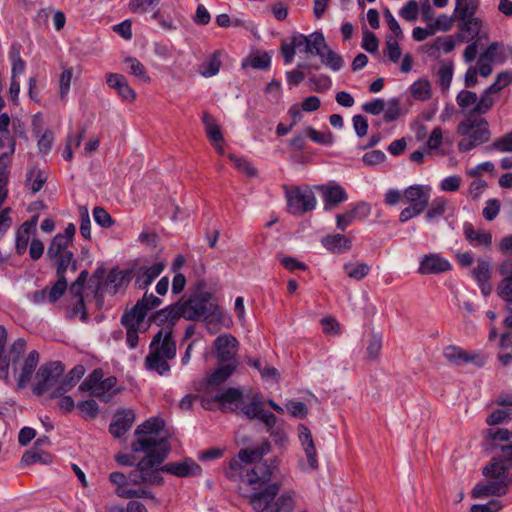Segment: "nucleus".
Wrapping results in <instances>:
<instances>
[{"label":"nucleus","instance_id":"obj_1","mask_svg":"<svg viewBox=\"0 0 512 512\" xmlns=\"http://www.w3.org/2000/svg\"><path fill=\"white\" fill-rule=\"evenodd\" d=\"M274 468L271 464L260 463L247 475L244 499L256 512H282L293 508V491L284 492L276 498L281 485L272 481Z\"/></svg>","mask_w":512,"mask_h":512},{"label":"nucleus","instance_id":"obj_2","mask_svg":"<svg viewBox=\"0 0 512 512\" xmlns=\"http://www.w3.org/2000/svg\"><path fill=\"white\" fill-rule=\"evenodd\" d=\"M205 288L206 283L198 281L187 299L177 301L181 317L190 321H205L207 325L222 324L224 311L214 295Z\"/></svg>","mask_w":512,"mask_h":512},{"label":"nucleus","instance_id":"obj_3","mask_svg":"<svg viewBox=\"0 0 512 512\" xmlns=\"http://www.w3.org/2000/svg\"><path fill=\"white\" fill-rule=\"evenodd\" d=\"M131 450L134 453L144 452L146 455L136 464L139 471L147 477L163 478L160 470L161 464L170 452V445L166 439L156 440L152 437H139L132 442Z\"/></svg>","mask_w":512,"mask_h":512},{"label":"nucleus","instance_id":"obj_4","mask_svg":"<svg viewBox=\"0 0 512 512\" xmlns=\"http://www.w3.org/2000/svg\"><path fill=\"white\" fill-rule=\"evenodd\" d=\"M483 475L487 478L496 479L487 483H478L472 489L473 498H484L488 496H503L508 492L511 484L509 473L501 462L491 461L483 468Z\"/></svg>","mask_w":512,"mask_h":512},{"label":"nucleus","instance_id":"obj_5","mask_svg":"<svg viewBox=\"0 0 512 512\" xmlns=\"http://www.w3.org/2000/svg\"><path fill=\"white\" fill-rule=\"evenodd\" d=\"M264 455V450L256 449H241L235 458L229 461L228 466L224 469V475L227 479L233 482H241L239 486L240 495L244 498V490L248 474L261 462L255 463L252 468H246V465L252 464L260 460Z\"/></svg>","mask_w":512,"mask_h":512},{"label":"nucleus","instance_id":"obj_6","mask_svg":"<svg viewBox=\"0 0 512 512\" xmlns=\"http://www.w3.org/2000/svg\"><path fill=\"white\" fill-rule=\"evenodd\" d=\"M431 188L427 185H411L403 192V201L409 205L399 214V221L406 223L422 214L429 205Z\"/></svg>","mask_w":512,"mask_h":512},{"label":"nucleus","instance_id":"obj_7","mask_svg":"<svg viewBox=\"0 0 512 512\" xmlns=\"http://www.w3.org/2000/svg\"><path fill=\"white\" fill-rule=\"evenodd\" d=\"M14 152V148L11 152H4L0 154V206L4 203L8 196L7 184L10 175L11 155ZM11 208H5L0 213V239L5 235L7 230L12 224V219L9 217Z\"/></svg>","mask_w":512,"mask_h":512},{"label":"nucleus","instance_id":"obj_8","mask_svg":"<svg viewBox=\"0 0 512 512\" xmlns=\"http://www.w3.org/2000/svg\"><path fill=\"white\" fill-rule=\"evenodd\" d=\"M262 406L263 397L261 394L256 393L251 397V400L248 404H243L241 406V412L248 419H258L263 422L271 435L282 437L283 432L279 431L278 429H274L277 422V417L273 413L265 411Z\"/></svg>","mask_w":512,"mask_h":512},{"label":"nucleus","instance_id":"obj_9","mask_svg":"<svg viewBox=\"0 0 512 512\" xmlns=\"http://www.w3.org/2000/svg\"><path fill=\"white\" fill-rule=\"evenodd\" d=\"M65 366L61 361H53L42 364L37 373V382L32 387V392L36 396L46 393L49 388L54 386L62 377Z\"/></svg>","mask_w":512,"mask_h":512},{"label":"nucleus","instance_id":"obj_10","mask_svg":"<svg viewBox=\"0 0 512 512\" xmlns=\"http://www.w3.org/2000/svg\"><path fill=\"white\" fill-rule=\"evenodd\" d=\"M288 212L301 216L315 209L317 200L309 187H296L286 193Z\"/></svg>","mask_w":512,"mask_h":512},{"label":"nucleus","instance_id":"obj_11","mask_svg":"<svg viewBox=\"0 0 512 512\" xmlns=\"http://www.w3.org/2000/svg\"><path fill=\"white\" fill-rule=\"evenodd\" d=\"M109 481L115 486V489H119V487H123L124 489H133L132 486H140L142 484L155 486H161L164 484L163 478H158L157 476L147 477L146 474L139 471L137 467L130 471L128 475L119 471L112 472L109 474Z\"/></svg>","mask_w":512,"mask_h":512},{"label":"nucleus","instance_id":"obj_12","mask_svg":"<svg viewBox=\"0 0 512 512\" xmlns=\"http://www.w3.org/2000/svg\"><path fill=\"white\" fill-rule=\"evenodd\" d=\"M238 345V340L233 335H219L213 342L218 363L238 366V360L236 358Z\"/></svg>","mask_w":512,"mask_h":512},{"label":"nucleus","instance_id":"obj_13","mask_svg":"<svg viewBox=\"0 0 512 512\" xmlns=\"http://www.w3.org/2000/svg\"><path fill=\"white\" fill-rule=\"evenodd\" d=\"M444 358L452 365L461 366L467 363H473L477 367H482L486 363V358L479 352H468L456 345H448L443 350Z\"/></svg>","mask_w":512,"mask_h":512},{"label":"nucleus","instance_id":"obj_14","mask_svg":"<svg viewBox=\"0 0 512 512\" xmlns=\"http://www.w3.org/2000/svg\"><path fill=\"white\" fill-rule=\"evenodd\" d=\"M498 273L502 279L496 288L497 295L505 302V309L512 312V257L499 264Z\"/></svg>","mask_w":512,"mask_h":512},{"label":"nucleus","instance_id":"obj_15","mask_svg":"<svg viewBox=\"0 0 512 512\" xmlns=\"http://www.w3.org/2000/svg\"><path fill=\"white\" fill-rule=\"evenodd\" d=\"M488 436L493 441L505 442L499 446L501 454L491 461L501 462L508 472L512 467V431L505 428L489 429Z\"/></svg>","mask_w":512,"mask_h":512},{"label":"nucleus","instance_id":"obj_16","mask_svg":"<svg viewBox=\"0 0 512 512\" xmlns=\"http://www.w3.org/2000/svg\"><path fill=\"white\" fill-rule=\"evenodd\" d=\"M371 213L370 205L366 202H358L344 213L336 215V227L344 232L355 221H362Z\"/></svg>","mask_w":512,"mask_h":512},{"label":"nucleus","instance_id":"obj_17","mask_svg":"<svg viewBox=\"0 0 512 512\" xmlns=\"http://www.w3.org/2000/svg\"><path fill=\"white\" fill-rule=\"evenodd\" d=\"M452 269L450 262L440 254L430 253L424 255L418 267L421 275H437L448 272Z\"/></svg>","mask_w":512,"mask_h":512},{"label":"nucleus","instance_id":"obj_18","mask_svg":"<svg viewBox=\"0 0 512 512\" xmlns=\"http://www.w3.org/2000/svg\"><path fill=\"white\" fill-rule=\"evenodd\" d=\"M150 350L156 351L168 359H174L176 356V342L173 339V331L160 329L150 343Z\"/></svg>","mask_w":512,"mask_h":512},{"label":"nucleus","instance_id":"obj_19","mask_svg":"<svg viewBox=\"0 0 512 512\" xmlns=\"http://www.w3.org/2000/svg\"><path fill=\"white\" fill-rule=\"evenodd\" d=\"M316 189L322 192L325 211H331L348 200L347 192L339 184L319 185Z\"/></svg>","mask_w":512,"mask_h":512},{"label":"nucleus","instance_id":"obj_20","mask_svg":"<svg viewBox=\"0 0 512 512\" xmlns=\"http://www.w3.org/2000/svg\"><path fill=\"white\" fill-rule=\"evenodd\" d=\"M178 304L173 303L154 312L149 321L156 324L157 326H165L164 331H173L174 326L181 317L180 310H178Z\"/></svg>","mask_w":512,"mask_h":512},{"label":"nucleus","instance_id":"obj_21","mask_svg":"<svg viewBox=\"0 0 512 512\" xmlns=\"http://www.w3.org/2000/svg\"><path fill=\"white\" fill-rule=\"evenodd\" d=\"M160 470L176 477L185 478L200 474L201 467L192 458L187 457L181 462L164 464L160 467Z\"/></svg>","mask_w":512,"mask_h":512},{"label":"nucleus","instance_id":"obj_22","mask_svg":"<svg viewBox=\"0 0 512 512\" xmlns=\"http://www.w3.org/2000/svg\"><path fill=\"white\" fill-rule=\"evenodd\" d=\"M135 277V268L120 270L112 268L106 279L107 289L111 294H116L120 289H125Z\"/></svg>","mask_w":512,"mask_h":512},{"label":"nucleus","instance_id":"obj_23","mask_svg":"<svg viewBox=\"0 0 512 512\" xmlns=\"http://www.w3.org/2000/svg\"><path fill=\"white\" fill-rule=\"evenodd\" d=\"M242 398L243 393L239 388L229 387L224 392L212 397L203 395L201 397V406L206 410H211L213 405L218 402L221 405V410L224 411L226 403L240 402Z\"/></svg>","mask_w":512,"mask_h":512},{"label":"nucleus","instance_id":"obj_24","mask_svg":"<svg viewBox=\"0 0 512 512\" xmlns=\"http://www.w3.org/2000/svg\"><path fill=\"white\" fill-rule=\"evenodd\" d=\"M135 421V413L131 409H122L115 413L112 422L109 425V432L115 437L120 438L125 435L132 427Z\"/></svg>","mask_w":512,"mask_h":512},{"label":"nucleus","instance_id":"obj_25","mask_svg":"<svg viewBox=\"0 0 512 512\" xmlns=\"http://www.w3.org/2000/svg\"><path fill=\"white\" fill-rule=\"evenodd\" d=\"M106 83L110 88L116 90L117 94L123 101H135L136 92L130 87L124 75L118 73H108L106 75Z\"/></svg>","mask_w":512,"mask_h":512},{"label":"nucleus","instance_id":"obj_26","mask_svg":"<svg viewBox=\"0 0 512 512\" xmlns=\"http://www.w3.org/2000/svg\"><path fill=\"white\" fill-rule=\"evenodd\" d=\"M39 363V353L37 350H32L23 360L19 368V376L17 379V387L22 390L25 389L30 382L32 375Z\"/></svg>","mask_w":512,"mask_h":512},{"label":"nucleus","instance_id":"obj_27","mask_svg":"<svg viewBox=\"0 0 512 512\" xmlns=\"http://www.w3.org/2000/svg\"><path fill=\"white\" fill-rule=\"evenodd\" d=\"M164 268V263L157 262L150 267L135 269V287L140 290L146 289L162 273Z\"/></svg>","mask_w":512,"mask_h":512},{"label":"nucleus","instance_id":"obj_28","mask_svg":"<svg viewBox=\"0 0 512 512\" xmlns=\"http://www.w3.org/2000/svg\"><path fill=\"white\" fill-rule=\"evenodd\" d=\"M322 246L333 254H344L351 250L352 241L344 234H328L321 239Z\"/></svg>","mask_w":512,"mask_h":512},{"label":"nucleus","instance_id":"obj_29","mask_svg":"<svg viewBox=\"0 0 512 512\" xmlns=\"http://www.w3.org/2000/svg\"><path fill=\"white\" fill-rule=\"evenodd\" d=\"M161 303L162 300L159 297L155 296L154 294L145 293L144 296L139 299L131 309H127L124 312L130 314L132 317H136L137 319L144 321L148 312L151 309L160 306Z\"/></svg>","mask_w":512,"mask_h":512},{"label":"nucleus","instance_id":"obj_30","mask_svg":"<svg viewBox=\"0 0 512 512\" xmlns=\"http://www.w3.org/2000/svg\"><path fill=\"white\" fill-rule=\"evenodd\" d=\"M459 33L456 38L460 42H469L474 39H480L482 29V20L478 17L472 19L461 20L458 25Z\"/></svg>","mask_w":512,"mask_h":512},{"label":"nucleus","instance_id":"obj_31","mask_svg":"<svg viewBox=\"0 0 512 512\" xmlns=\"http://www.w3.org/2000/svg\"><path fill=\"white\" fill-rule=\"evenodd\" d=\"M463 232L466 240L474 247L490 248L492 245L491 232L483 229L476 230L469 222L464 223Z\"/></svg>","mask_w":512,"mask_h":512},{"label":"nucleus","instance_id":"obj_32","mask_svg":"<svg viewBox=\"0 0 512 512\" xmlns=\"http://www.w3.org/2000/svg\"><path fill=\"white\" fill-rule=\"evenodd\" d=\"M299 439L304 447L307 461L312 469L318 468L317 452L312 438L311 431L304 424L298 426Z\"/></svg>","mask_w":512,"mask_h":512},{"label":"nucleus","instance_id":"obj_33","mask_svg":"<svg viewBox=\"0 0 512 512\" xmlns=\"http://www.w3.org/2000/svg\"><path fill=\"white\" fill-rule=\"evenodd\" d=\"M143 320L132 317L124 312L121 317V324L126 329V343L130 349H135L138 345L140 325Z\"/></svg>","mask_w":512,"mask_h":512},{"label":"nucleus","instance_id":"obj_34","mask_svg":"<svg viewBox=\"0 0 512 512\" xmlns=\"http://www.w3.org/2000/svg\"><path fill=\"white\" fill-rule=\"evenodd\" d=\"M168 358L158 354L156 351H149L145 358V367L147 370L155 371L159 375H165L170 371Z\"/></svg>","mask_w":512,"mask_h":512},{"label":"nucleus","instance_id":"obj_35","mask_svg":"<svg viewBox=\"0 0 512 512\" xmlns=\"http://www.w3.org/2000/svg\"><path fill=\"white\" fill-rule=\"evenodd\" d=\"M236 369V365L218 363L215 370L207 376V383L212 386L223 384L234 374Z\"/></svg>","mask_w":512,"mask_h":512},{"label":"nucleus","instance_id":"obj_36","mask_svg":"<svg viewBox=\"0 0 512 512\" xmlns=\"http://www.w3.org/2000/svg\"><path fill=\"white\" fill-rule=\"evenodd\" d=\"M56 266V277L63 279L66 278V272L70 269L72 272H76L78 269V262L74 258L73 252H65L60 257L54 259Z\"/></svg>","mask_w":512,"mask_h":512},{"label":"nucleus","instance_id":"obj_37","mask_svg":"<svg viewBox=\"0 0 512 512\" xmlns=\"http://www.w3.org/2000/svg\"><path fill=\"white\" fill-rule=\"evenodd\" d=\"M164 426L165 422L163 419L159 417H151L136 428L135 434L138 438L146 437V435L149 434H157L164 428Z\"/></svg>","mask_w":512,"mask_h":512},{"label":"nucleus","instance_id":"obj_38","mask_svg":"<svg viewBox=\"0 0 512 512\" xmlns=\"http://www.w3.org/2000/svg\"><path fill=\"white\" fill-rule=\"evenodd\" d=\"M52 462V454L45 451L29 450L26 451L21 458V463L25 466H30L35 463H42L48 465L51 464Z\"/></svg>","mask_w":512,"mask_h":512},{"label":"nucleus","instance_id":"obj_39","mask_svg":"<svg viewBox=\"0 0 512 512\" xmlns=\"http://www.w3.org/2000/svg\"><path fill=\"white\" fill-rule=\"evenodd\" d=\"M478 2L476 0H456V18L461 20L472 19L476 13Z\"/></svg>","mask_w":512,"mask_h":512},{"label":"nucleus","instance_id":"obj_40","mask_svg":"<svg viewBox=\"0 0 512 512\" xmlns=\"http://www.w3.org/2000/svg\"><path fill=\"white\" fill-rule=\"evenodd\" d=\"M114 492L118 497L123 499H155L154 493L141 485L133 489H124L123 487H119V489H115Z\"/></svg>","mask_w":512,"mask_h":512},{"label":"nucleus","instance_id":"obj_41","mask_svg":"<svg viewBox=\"0 0 512 512\" xmlns=\"http://www.w3.org/2000/svg\"><path fill=\"white\" fill-rule=\"evenodd\" d=\"M124 63L127 65V71L129 74L142 80L145 83L150 82V77L146 71L145 66L135 57H126Z\"/></svg>","mask_w":512,"mask_h":512},{"label":"nucleus","instance_id":"obj_42","mask_svg":"<svg viewBox=\"0 0 512 512\" xmlns=\"http://www.w3.org/2000/svg\"><path fill=\"white\" fill-rule=\"evenodd\" d=\"M69 243L64 240L61 233L56 234L50 242L47 249V256L50 260L56 259V257L62 256L65 252H71L67 250Z\"/></svg>","mask_w":512,"mask_h":512},{"label":"nucleus","instance_id":"obj_43","mask_svg":"<svg viewBox=\"0 0 512 512\" xmlns=\"http://www.w3.org/2000/svg\"><path fill=\"white\" fill-rule=\"evenodd\" d=\"M220 53L215 51L199 68L200 74L204 77L216 75L221 67Z\"/></svg>","mask_w":512,"mask_h":512},{"label":"nucleus","instance_id":"obj_44","mask_svg":"<svg viewBox=\"0 0 512 512\" xmlns=\"http://www.w3.org/2000/svg\"><path fill=\"white\" fill-rule=\"evenodd\" d=\"M310 50H307V54L323 56L325 50L328 48L325 37L322 32L315 31L310 34L309 40Z\"/></svg>","mask_w":512,"mask_h":512},{"label":"nucleus","instance_id":"obj_45","mask_svg":"<svg viewBox=\"0 0 512 512\" xmlns=\"http://www.w3.org/2000/svg\"><path fill=\"white\" fill-rule=\"evenodd\" d=\"M411 95L420 101L431 98V84L427 79L417 80L410 87Z\"/></svg>","mask_w":512,"mask_h":512},{"label":"nucleus","instance_id":"obj_46","mask_svg":"<svg viewBox=\"0 0 512 512\" xmlns=\"http://www.w3.org/2000/svg\"><path fill=\"white\" fill-rule=\"evenodd\" d=\"M103 376L104 372L101 368L94 369L80 384L79 390L83 392H90L92 395L98 387Z\"/></svg>","mask_w":512,"mask_h":512},{"label":"nucleus","instance_id":"obj_47","mask_svg":"<svg viewBox=\"0 0 512 512\" xmlns=\"http://www.w3.org/2000/svg\"><path fill=\"white\" fill-rule=\"evenodd\" d=\"M494 103L493 94L485 89L480 95L479 100H477L476 105L470 111V115L486 114L493 107Z\"/></svg>","mask_w":512,"mask_h":512},{"label":"nucleus","instance_id":"obj_48","mask_svg":"<svg viewBox=\"0 0 512 512\" xmlns=\"http://www.w3.org/2000/svg\"><path fill=\"white\" fill-rule=\"evenodd\" d=\"M447 200L444 197L435 198L429 205L425 219L431 221L434 218H438L444 215L446 212Z\"/></svg>","mask_w":512,"mask_h":512},{"label":"nucleus","instance_id":"obj_49","mask_svg":"<svg viewBox=\"0 0 512 512\" xmlns=\"http://www.w3.org/2000/svg\"><path fill=\"white\" fill-rule=\"evenodd\" d=\"M343 269L350 278L357 281L364 279L371 270L370 266L366 263H359L357 265L346 263L344 264Z\"/></svg>","mask_w":512,"mask_h":512},{"label":"nucleus","instance_id":"obj_50","mask_svg":"<svg viewBox=\"0 0 512 512\" xmlns=\"http://www.w3.org/2000/svg\"><path fill=\"white\" fill-rule=\"evenodd\" d=\"M306 136L313 142L320 144V145H332L334 142V136L330 131L327 132H320L316 130L315 128L308 126L305 129Z\"/></svg>","mask_w":512,"mask_h":512},{"label":"nucleus","instance_id":"obj_51","mask_svg":"<svg viewBox=\"0 0 512 512\" xmlns=\"http://www.w3.org/2000/svg\"><path fill=\"white\" fill-rule=\"evenodd\" d=\"M320 59L325 66L333 71H339L344 65L343 58L329 47L325 50Z\"/></svg>","mask_w":512,"mask_h":512},{"label":"nucleus","instance_id":"obj_52","mask_svg":"<svg viewBox=\"0 0 512 512\" xmlns=\"http://www.w3.org/2000/svg\"><path fill=\"white\" fill-rule=\"evenodd\" d=\"M512 83V71H502L497 76L495 81L486 88L491 94H497L505 87Z\"/></svg>","mask_w":512,"mask_h":512},{"label":"nucleus","instance_id":"obj_53","mask_svg":"<svg viewBox=\"0 0 512 512\" xmlns=\"http://www.w3.org/2000/svg\"><path fill=\"white\" fill-rule=\"evenodd\" d=\"M473 279L476 283L486 282L491 279V265L488 261L479 259L477 266L472 270Z\"/></svg>","mask_w":512,"mask_h":512},{"label":"nucleus","instance_id":"obj_54","mask_svg":"<svg viewBox=\"0 0 512 512\" xmlns=\"http://www.w3.org/2000/svg\"><path fill=\"white\" fill-rule=\"evenodd\" d=\"M160 0H130L128 8L134 14H144L156 8Z\"/></svg>","mask_w":512,"mask_h":512},{"label":"nucleus","instance_id":"obj_55","mask_svg":"<svg viewBox=\"0 0 512 512\" xmlns=\"http://www.w3.org/2000/svg\"><path fill=\"white\" fill-rule=\"evenodd\" d=\"M26 181L30 185V190L33 194L39 192L46 182L44 172L31 169L26 174Z\"/></svg>","mask_w":512,"mask_h":512},{"label":"nucleus","instance_id":"obj_56","mask_svg":"<svg viewBox=\"0 0 512 512\" xmlns=\"http://www.w3.org/2000/svg\"><path fill=\"white\" fill-rule=\"evenodd\" d=\"M276 258L280 264L290 272H295L296 270H308V266L305 263L298 261L294 257L279 253L277 254Z\"/></svg>","mask_w":512,"mask_h":512},{"label":"nucleus","instance_id":"obj_57","mask_svg":"<svg viewBox=\"0 0 512 512\" xmlns=\"http://www.w3.org/2000/svg\"><path fill=\"white\" fill-rule=\"evenodd\" d=\"M85 374V367L83 365L74 366L66 376L61 380V382L66 386L69 390H71L79 380Z\"/></svg>","mask_w":512,"mask_h":512},{"label":"nucleus","instance_id":"obj_58","mask_svg":"<svg viewBox=\"0 0 512 512\" xmlns=\"http://www.w3.org/2000/svg\"><path fill=\"white\" fill-rule=\"evenodd\" d=\"M76 407L81 411L84 418L95 419L99 414V405L93 399L79 401Z\"/></svg>","mask_w":512,"mask_h":512},{"label":"nucleus","instance_id":"obj_59","mask_svg":"<svg viewBox=\"0 0 512 512\" xmlns=\"http://www.w3.org/2000/svg\"><path fill=\"white\" fill-rule=\"evenodd\" d=\"M68 288V281L67 278H57V281L54 283V285L51 287L50 290H48V302L49 303H55L57 302L66 292Z\"/></svg>","mask_w":512,"mask_h":512},{"label":"nucleus","instance_id":"obj_60","mask_svg":"<svg viewBox=\"0 0 512 512\" xmlns=\"http://www.w3.org/2000/svg\"><path fill=\"white\" fill-rule=\"evenodd\" d=\"M480 125H483V127H477L476 129H473L469 136L478 145L485 143L490 139V131L488 129L487 121L483 118H480L479 126Z\"/></svg>","mask_w":512,"mask_h":512},{"label":"nucleus","instance_id":"obj_61","mask_svg":"<svg viewBox=\"0 0 512 512\" xmlns=\"http://www.w3.org/2000/svg\"><path fill=\"white\" fill-rule=\"evenodd\" d=\"M396 39L397 38L391 35L387 36L386 49L384 51L389 60L393 63L398 62L401 57V49Z\"/></svg>","mask_w":512,"mask_h":512},{"label":"nucleus","instance_id":"obj_62","mask_svg":"<svg viewBox=\"0 0 512 512\" xmlns=\"http://www.w3.org/2000/svg\"><path fill=\"white\" fill-rule=\"evenodd\" d=\"M486 151L497 150L501 152L512 151V131L503 137L495 140L491 145L485 147Z\"/></svg>","mask_w":512,"mask_h":512},{"label":"nucleus","instance_id":"obj_63","mask_svg":"<svg viewBox=\"0 0 512 512\" xmlns=\"http://www.w3.org/2000/svg\"><path fill=\"white\" fill-rule=\"evenodd\" d=\"M26 350V341L23 338H18L11 346V362L14 372L17 371V364L20 361L21 356Z\"/></svg>","mask_w":512,"mask_h":512},{"label":"nucleus","instance_id":"obj_64","mask_svg":"<svg viewBox=\"0 0 512 512\" xmlns=\"http://www.w3.org/2000/svg\"><path fill=\"white\" fill-rule=\"evenodd\" d=\"M478 96L475 92L463 89L456 96V102L462 109H467L472 105H476Z\"/></svg>","mask_w":512,"mask_h":512}]
</instances>
